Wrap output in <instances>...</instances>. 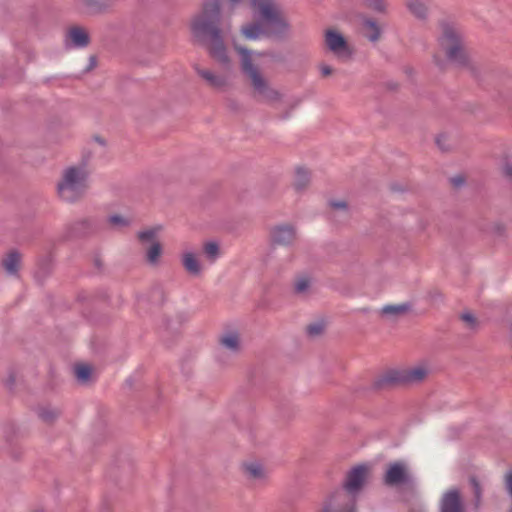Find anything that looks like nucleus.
<instances>
[{"label": "nucleus", "mask_w": 512, "mask_h": 512, "mask_svg": "<svg viewBox=\"0 0 512 512\" xmlns=\"http://www.w3.org/2000/svg\"><path fill=\"white\" fill-rule=\"evenodd\" d=\"M220 1L207 0L202 12L191 22V31L195 38L205 41L211 56L223 65L231 63L227 48L219 29Z\"/></svg>", "instance_id": "obj_1"}, {"label": "nucleus", "mask_w": 512, "mask_h": 512, "mask_svg": "<svg viewBox=\"0 0 512 512\" xmlns=\"http://www.w3.org/2000/svg\"><path fill=\"white\" fill-rule=\"evenodd\" d=\"M233 46L240 56L241 69L253 87L254 96L261 101L277 100L279 93L269 85L259 70L258 59L264 54L240 46L236 38H233Z\"/></svg>", "instance_id": "obj_2"}, {"label": "nucleus", "mask_w": 512, "mask_h": 512, "mask_svg": "<svg viewBox=\"0 0 512 512\" xmlns=\"http://www.w3.org/2000/svg\"><path fill=\"white\" fill-rule=\"evenodd\" d=\"M220 246L215 241H207L202 246V253L193 249H184L180 254V263L191 277H201L208 265L214 264L220 257Z\"/></svg>", "instance_id": "obj_3"}, {"label": "nucleus", "mask_w": 512, "mask_h": 512, "mask_svg": "<svg viewBox=\"0 0 512 512\" xmlns=\"http://www.w3.org/2000/svg\"><path fill=\"white\" fill-rule=\"evenodd\" d=\"M466 59L463 35L455 26L443 27L442 36L439 38V50L434 54V61L438 66H444L446 62L463 63Z\"/></svg>", "instance_id": "obj_4"}, {"label": "nucleus", "mask_w": 512, "mask_h": 512, "mask_svg": "<svg viewBox=\"0 0 512 512\" xmlns=\"http://www.w3.org/2000/svg\"><path fill=\"white\" fill-rule=\"evenodd\" d=\"M89 171L85 166H71L65 169L57 184V194L65 202L79 200L88 189Z\"/></svg>", "instance_id": "obj_5"}, {"label": "nucleus", "mask_w": 512, "mask_h": 512, "mask_svg": "<svg viewBox=\"0 0 512 512\" xmlns=\"http://www.w3.org/2000/svg\"><path fill=\"white\" fill-rule=\"evenodd\" d=\"M431 371L428 362H420L411 367L394 368L383 372L377 379L376 385L379 388L417 384L426 379Z\"/></svg>", "instance_id": "obj_6"}, {"label": "nucleus", "mask_w": 512, "mask_h": 512, "mask_svg": "<svg viewBox=\"0 0 512 512\" xmlns=\"http://www.w3.org/2000/svg\"><path fill=\"white\" fill-rule=\"evenodd\" d=\"M162 230L161 226H153L145 228L138 232L137 238L141 244H150L146 249V260L150 265L156 266L159 264L162 255V245L157 240L158 235Z\"/></svg>", "instance_id": "obj_7"}, {"label": "nucleus", "mask_w": 512, "mask_h": 512, "mask_svg": "<svg viewBox=\"0 0 512 512\" xmlns=\"http://www.w3.org/2000/svg\"><path fill=\"white\" fill-rule=\"evenodd\" d=\"M324 45L328 51L340 60H347L352 55V49L346 38L334 28L325 30Z\"/></svg>", "instance_id": "obj_8"}, {"label": "nucleus", "mask_w": 512, "mask_h": 512, "mask_svg": "<svg viewBox=\"0 0 512 512\" xmlns=\"http://www.w3.org/2000/svg\"><path fill=\"white\" fill-rule=\"evenodd\" d=\"M369 476V468L365 465H360L353 468L347 475L345 488L337 490L336 492L347 493L353 501V512H355V499L354 493L357 492L366 482Z\"/></svg>", "instance_id": "obj_9"}, {"label": "nucleus", "mask_w": 512, "mask_h": 512, "mask_svg": "<svg viewBox=\"0 0 512 512\" xmlns=\"http://www.w3.org/2000/svg\"><path fill=\"white\" fill-rule=\"evenodd\" d=\"M319 512H353L352 498L345 492H334Z\"/></svg>", "instance_id": "obj_10"}, {"label": "nucleus", "mask_w": 512, "mask_h": 512, "mask_svg": "<svg viewBox=\"0 0 512 512\" xmlns=\"http://www.w3.org/2000/svg\"><path fill=\"white\" fill-rule=\"evenodd\" d=\"M296 238L295 230L289 225H279L271 230V240L275 244L289 245Z\"/></svg>", "instance_id": "obj_11"}, {"label": "nucleus", "mask_w": 512, "mask_h": 512, "mask_svg": "<svg viewBox=\"0 0 512 512\" xmlns=\"http://www.w3.org/2000/svg\"><path fill=\"white\" fill-rule=\"evenodd\" d=\"M408 477L406 466L396 462L388 467L385 474V483L388 485H397L406 482Z\"/></svg>", "instance_id": "obj_12"}, {"label": "nucleus", "mask_w": 512, "mask_h": 512, "mask_svg": "<svg viewBox=\"0 0 512 512\" xmlns=\"http://www.w3.org/2000/svg\"><path fill=\"white\" fill-rule=\"evenodd\" d=\"M242 469L245 477L252 482H263L268 478L267 469L259 462H245Z\"/></svg>", "instance_id": "obj_13"}, {"label": "nucleus", "mask_w": 512, "mask_h": 512, "mask_svg": "<svg viewBox=\"0 0 512 512\" xmlns=\"http://www.w3.org/2000/svg\"><path fill=\"white\" fill-rule=\"evenodd\" d=\"M89 41V35L82 27H71L66 33L67 44H72L75 47H86L89 44Z\"/></svg>", "instance_id": "obj_14"}, {"label": "nucleus", "mask_w": 512, "mask_h": 512, "mask_svg": "<svg viewBox=\"0 0 512 512\" xmlns=\"http://www.w3.org/2000/svg\"><path fill=\"white\" fill-rule=\"evenodd\" d=\"M441 512H462L460 496L456 490L448 491L443 496Z\"/></svg>", "instance_id": "obj_15"}, {"label": "nucleus", "mask_w": 512, "mask_h": 512, "mask_svg": "<svg viewBox=\"0 0 512 512\" xmlns=\"http://www.w3.org/2000/svg\"><path fill=\"white\" fill-rule=\"evenodd\" d=\"M21 260V254L15 250H12L3 258V268L8 274L16 276L21 267Z\"/></svg>", "instance_id": "obj_16"}, {"label": "nucleus", "mask_w": 512, "mask_h": 512, "mask_svg": "<svg viewBox=\"0 0 512 512\" xmlns=\"http://www.w3.org/2000/svg\"><path fill=\"white\" fill-rule=\"evenodd\" d=\"M197 73L201 76L210 86L214 88H222L224 87L228 79L224 75H217L211 70L208 69H197Z\"/></svg>", "instance_id": "obj_17"}, {"label": "nucleus", "mask_w": 512, "mask_h": 512, "mask_svg": "<svg viewBox=\"0 0 512 512\" xmlns=\"http://www.w3.org/2000/svg\"><path fill=\"white\" fill-rule=\"evenodd\" d=\"M220 345L230 352H238L241 347L240 337L236 332H226L219 339Z\"/></svg>", "instance_id": "obj_18"}, {"label": "nucleus", "mask_w": 512, "mask_h": 512, "mask_svg": "<svg viewBox=\"0 0 512 512\" xmlns=\"http://www.w3.org/2000/svg\"><path fill=\"white\" fill-rule=\"evenodd\" d=\"M132 217L121 214L110 215L107 219L108 224L113 228H124L132 223Z\"/></svg>", "instance_id": "obj_19"}, {"label": "nucleus", "mask_w": 512, "mask_h": 512, "mask_svg": "<svg viewBox=\"0 0 512 512\" xmlns=\"http://www.w3.org/2000/svg\"><path fill=\"white\" fill-rule=\"evenodd\" d=\"M409 310L407 304L386 305L381 309L383 315L396 317L405 314Z\"/></svg>", "instance_id": "obj_20"}, {"label": "nucleus", "mask_w": 512, "mask_h": 512, "mask_svg": "<svg viewBox=\"0 0 512 512\" xmlns=\"http://www.w3.org/2000/svg\"><path fill=\"white\" fill-rule=\"evenodd\" d=\"M83 3L89 13H100L110 6L105 0H83Z\"/></svg>", "instance_id": "obj_21"}, {"label": "nucleus", "mask_w": 512, "mask_h": 512, "mask_svg": "<svg viewBox=\"0 0 512 512\" xmlns=\"http://www.w3.org/2000/svg\"><path fill=\"white\" fill-rule=\"evenodd\" d=\"M406 5L416 17L424 18L426 16L427 7L421 0H407Z\"/></svg>", "instance_id": "obj_22"}, {"label": "nucleus", "mask_w": 512, "mask_h": 512, "mask_svg": "<svg viewBox=\"0 0 512 512\" xmlns=\"http://www.w3.org/2000/svg\"><path fill=\"white\" fill-rule=\"evenodd\" d=\"M380 27L372 20H366L364 23V34L371 41H377L380 38Z\"/></svg>", "instance_id": "obj_23"}, {"label": "nucleus", "mask_w": 512, "mask_h": 512, "mask_svg": "<svg viewBox=\"0 0 512 512\" xmlns=\"http://www.w3.org/2000/svg\"><path fill=\"white\" fill-rule=\"evenodd\" d=\"M74 372L79 382L86 383L92 375V368L87 364H77L74 368Z\"/></svg>", "instance_id": "obj_24"}, {"label": "nucleus", "mask_w": 512, "mask_h": 512, "mask_svg": "<svg viewBox=\"0 0 512 512\" xmlns=\"http://www.w3.org/2000/svg\"><path fill=\"white\" fill-rule=\"evenodd\" d=\"M363 5L370 10L380 13L385 12L388 7L386 0H363Z\"/></svg>", "instance_id": "obj_25"}, {"label": "nucleus", "mask_w": 512, "mask_h": 512, "mask_svg": "<svg viewBox=\"0 0 512 512\" xmlns=\"http://www.w3.org/2000/svg\"><path fill=\"white\" fill-rule=\"evenodd\" d=\"M309 182V173L303 168H299L296 171L294 185L297 189L304 188Z\"/></svg>", "instance_id": "obj_26"}, {"label": "nucleus", "mask_w": 512, "mask_h": 512, "mask_svg": "<svg viewBox=\"0 0 512 512\" xmlns=\"http://www.w3.org/2000/svg\"><path fill=\"white\" fill-rule=\"evenodd\" d=\"M59 415L57 409L43 408L41 409L39 416L45 421H51Z\"/></svg>", "instance_id": "obj_27"}, {"label": "nucleus", "mask_w": 512, "mask_h": 512, "mask_svg": "<svg viewBox=\"0 0 512 512\" xmlns=\"http://www.w3.org/2000/svg\"><path fill=\"white\" fill-rule=\"evenodd\" d=\"M310 285V281L307 278H300L295 283V289L297 292H304Z\"/></svg>", "instance_id": "obj_28"}, {"label": "nucleus", "mask_w": 512, "mask_h": 512, "mask_svg": "<svg viewBox=\"0 0 512 512\" xmlns=\"http://www.w3.org/2000/svg\"><path fill=\"white\" fill-rule=\"evenodd\" d=\"M324 329L323 324L321 323H315L311 324L307 327V331L310 335H319Z\"/></svg>", "instance_id": "obj_29"}, {"label": "nucleus", "mask_w": 512, "mask_h": 512, "mask_svg": "<svg viewBox=\"0 0 512 512\" xmlns=\"http://www.w3.org/2000/svg\"><path fill=\"white\" fill-rule=\"evenodd\" d=\"M319 71H320L321 76L325 78V77L332 75L334 72V69L328 64L321 63L319 65Z\"/></svg>", "instance_id": "obj_30"}, {"label": "nucleus", "mask_w": 512, "mask_h": 512, "mask_svg": "<svg viewBox=\"0 0 512 512\" xmlns=\"http://www.w3.org/2000/svg\"><path fill=\"white\" fill-rule=\"evenodd\" d=\"M471 484L473 486V490H474V495H475V498L477 500V503L479 502L480 500V496H481V488H480V485L479 483L476 481L475 478H472L471 480Z\"/></svg>", "instance_id": "obj_31"}, {"label": "nucleus", "mask_w": 512, "mask_h": 512, "mask_svg": "<svg viewBox=\"0 0 512 512\" xmlns=\"http://www.w3.org/2000/svg\"><path fill=\"white\" fill-rule=\"evenodd\" d=\"M505 483H506V488H507L510 496L512 497V471L507 473V475L505 477Z\"/></svg>", "instance_id": "obj_32"}, {"label": "nucleus", "mask_w": 512, "mask_h": 512, "mask_svg": "<svg viewBox=\"0 0 512 512\" xmlns=\"http://www.w3.org/2000/svg\"><path fill=\"white\" fill-rule=\"evenodd\" d=\"M331 206H332L334 209H337V210H343V211H345V210H346V203H345V202H342V201H339V202H332V203H331Z\"/></svg>", "instance_id": "obj_33"}, {"label": "nucleus", "mask_w": 512, "mask_h": 512, "mask_svg": "<svg viewBox=\"0 0 512 512\" xmlns=\"http://www.w3.org/2000/svg\"><path fill=\"white\" fill-rule=\"evenodd\" d=\"M503 172L504 174L511 178L512 179V165L511 164H506L503 168Z\"/></svg>", "instance_id": "obj_34"}, {"label": "nucleus", "mask_w": 512, "mask_h": 512, "mask_svg": "<svg viewBox=\"0 0 512 512\" xmlns=\"http://www.w3.org/2000/svg\"><path fill=\"white\" fill-rule=\"evenodd\" d=\"M462 319L469 324H473L475 321L473 315L469 313L463 314Z\"/></svg>", "instance_id": "obj_35"}, {"label": "nucleus", "mask_w": 512, "mask_h": 512, "mask_svg": "<svg viewBox=\"0 0 512 512\" xmlns=\"http://www.w3.org/2000/svg\"><path fill=\"white\" fill-rule=\"evenodd\" d=\"M93 142H95V143L99 144V145H100V146H102V147H104V146H105V144H106L105 140H104L103 138H101L100 136H95V137L93 138Z\"/></svg>", "instance_id": "obj_36"}, {"label": "nucleus", "mask_w": 512, "mask_h": 512, "mask_svg": "<svg viewBox=\"0 0 512 512\" xmlns=\"http://www.w3.org/2000/svg\"><path fill=\"white\" fill-rule=\"evenodd\" d=\"M510 512H512V508H511Z\"/></svg>", "instance_id": "obj_37"}]
</instances>
